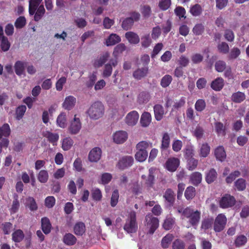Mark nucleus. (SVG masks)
Instances as JSON below:
<instances>
[{"label": "nucleus", "mask_w": 249, "mask_h": 249, "mask_svg": "<svg viewBox=\"0 0 249 249\" xmlns=\"http://www.w3.org/2000/svg\"><path fill=\"white\" fill-rule=\"evenodd\" d=\"M87 114L90 118L97 120L102 117L104 113V107L101 102H95L89 107Z\"/></svg>", "instance_id": "nucleus-1"}, {"label": "nucleus", "mask_w": 249, "mask_h": 249, "mask_svg": "<svg viewBox=\"0 0 249 249\" xmlns=\"http://www.w3.org/2000/svg\"><path fill=\"white\" fill-rule=\"evenodd\" d=\"M124 229L128 233H135L138 229V224L136 221V213L132 211L128 213Z\"/></svg>", "instance_id": "nucleus-2"}, {"label": "nucleus", "mask_w": 249, "mask_h": 249, "mask_svg": "<svg viewBox=\"0 0 249 249\" xmlns=\"http://www.w3.org/2000/svg\"><path fill=\"white\" fill-rule=\"evenodd\" d=\"M201 213L198 210L194 211L189 207L183 209L182 215L187 218H189V223L192 226H194L198 224L200 221Z\"/></svg>", "instance_id": "nucleus-3"}, {"label": "nucleus", "mask_w": 249, "mask_h": 249, "mask_svg": "<svg viewBox=\"0 0 249 249\" xmlns=\"http://www.w3.org/2000/svg\"><path fill=\"white\" fill-rule=\"evenodd\" d=\"M145 225L149 229L148 233L152 234L159 226V220L153 216L151 213H148L145 217Z\"/></svg>", "instance_id": "nucleus-4"}, {"label": "nucleus", "mask_w": 249, "mask_h": 249, "mask_svg": "<svg viewBox=\"0 0 249 249\" xmlns=\"http://www.w3.org/2000/svg\"><path fill=\"white\" fill-rule=\"evenodd\" d=\"M227 222L226 216L223 213L218 214L213 220V230L216 232L222 231L225 228Z\"/></svg>", "instance_id": "nucleus-5"}, {"label": "nucleus", "mask_w": 249, "mask_h": 249, "mask_svg": "<svg viewBox=\"0 0 249 249\" xmlns=\"http://www.w3.org/2000/svg\"><path fill=\"white\" fill-rule=\"evenodd\" d=\"M236 202L234 196L230 194H225L219 201V206L223 209L228 208L233 206Z\"/></svg>", "instance_id": "nucleus-6"}, {"label": "nucleus", "mask_w": 249, "mask_h": 249, "mask_svg": "<svg viewBox=\"0 0 249 249\" xmlns=\"http://www.w3.org/2000/svg\"><path fill=\"white\" fill-rule=\"evenodd\" d=\"M156 169L151 167L149 169L148 176L143 175L142 176V178L144 180V184L148 188H152L155 183L154 173Z\"/></svg>", "instance_id": "nucleus-7"}, {"label": "nucleus", "mask_w": 249, "mask_h": 249, "mask_svg": "<svg viewBox=\"0 0 249 249\" xmlns=\"http://www.w3.org/2000/svg\"><path fill=\"white\" fill-rule=\"evenodd\" d=\"M74 115L73 120L71 122L69 127V131L71 134H77L81 128V123L79 118L76 117Z\"/></svg>", "instance_id": "nucleus-8"}, {"label": "nucleus", "mask_w": 249, "mask_h": 249, "mask_svg": "<svg viewBox=\"0 0 249 249\" xmlns=\"http://www.w3.org/2000/svg\"><path fill=\"white\" fill-rule=\"evenodd\" d=\"M118 61L117 58L110 59L109 63L105 65L103 72V77H108L110 76L112 72V67H116Z\"/></svg>", "instance_id": "nucleus-9"}, {"label": "nucleus", "mask_w": 249, "mask_h": 249, "mask_svg": "<svg viewBox=\"0 0 249 249\" xmlns=\"http://www.w3.org/2000/svg\"><path fill=\"white\" fill-rule=\"evenodd\" d=\"M127 137V132L123 130L116 131L113 135L114 142L118 144L123 143L125 142Z\"/></svg>", "instance_id": "nucleus-10"}, {"label": "nucleus", "mask_w": 249, "mask_h": 249, "mask_svg": "<svg viewBox=\"0 0 249 249\" xmlns=\"http://www.w3.org/2000/svg\"><path fill=\"white\" fill-rule=\"evenodd\" d=\"M179 160L178 158L168 159L165 163L166 168L170 172H175L179 165Z\"/></svg>", "instance_id": "nucleus-11"}, {"label": "nucleus", "mask_w": 249, "mask_h": 249, "mask_svg": "<svg viewBox=\"0 0 249 249\" xmlns=\"http://www.w3.org/2000/svg\"><path fill=\"white\" fill-rule=\"evenodd\" d=\"M134 159L131 156H125L122 158L118 162V167L122 170L131 166L133 163Z\"/></svg>", "instance_id": "nucleus-12"}, {"label": "nucleus", "mask_w": 249, "mask_h": 249, "mask_svg": "<svg viewBox=\"0 0 249 249\" xmlns=\"http://www.w3.org/2000/svg\"><path fill=\"white\" fill-rule=\"evenodd\" d=\"M102 154L101 149L99 147L93 148L89 153V160L91 162H97L101 158Z\"/></svg>", "instance_id": "nucleus-13"}, {"label": "nucleus", "mask_w": 249, "mask_h": 249, "mask_svg": "<svg viewBox=\"0 0 249 249\" xmlns=\"http://www.w3.org/2000/svg\"><path fill=\"white\" fill-rule=\"evenodd\" d=\"M139 114L136 111H132L125 117V122L129 125H135L138 120Z\"/></svg>", "instance_id": "nucleus-14"}, {"label": "nucleus", "mask_w": 249, "mask_h": 249, "mask_svg": "<svg viewBox=\"0 0 249 249\" xmlns=\"http://www.w3.org/2000/svg\"><path fill=\"white\" fill-rule=\"evenodd\" d=\"M148 72V67H143L141 68H138L133 73L134 78L138 80L142 79L146 76Z\"/></svg>", "instance_id": "nucleus-15"}, {"label": "nucleus", "mask_w": 249, "mask_h": 249, "mask_svg": "<svg viewBox=\"0 0 249 249\" xmlns=\"http://www.w3.org/2000/svg\"><path fill=\"white\" fill-rule=\"evenodd\" d=\"M76 101V98L72 96L66 97L62 104V107L64 109L70 110L74 107Z\"/></svg>", "instance_id": "nucleus-16"}, {"label": "nucleus", "mask_w": 249, "mask_h": 249, "mask_svg": "<svg viewBox=\"0 0 249 249\" xmlns=\"http://www.w3.org/2000/svg\"><path fill=\"white\" fill-rule=\"evenodd\" d=\"M224 86V81L222 77H217L213 80L211 84V88L216 91H220Z\"/></svg>", "instance_id": "nucleus-17"}, {"label": "nucleus", "mask_w": 249, "mask_h": 249, "mask_svg": "<svg viewBox=\"0 0 249 249\" xmlns=\"http://www.w3.org/2000/svg\"><path fill=\"white\" fill-rule=\"evenodd\" d=\"M109 57V53L108 52H106L102 55H100L99 57L95 59L93 65L95 68H100L104 64L107 60Z\"/></svg>", "instance_id": "nucleus-18"}, {"label": "nucleus", "mask_w": 249, "mask_h": 249, "mask_svg": "<svg viewBox=\"0 0 249 249\" xmlns=\"http://www.w3.org/2000/svg\"><path fill=\"white\" fill-rule=\"evenodd\" d=\"M41 229L45 234L50 233L52 229V224L49 219L47 217H43L41 219Z\"/></svg>", "instance_id": "nucleus-19"}, {"label": "nucleus", "mask_w": 249, "mask_h": 249, "mask_svg": "<svg viewBox=\"0 0 249 249\" xmlns=\"http://www.w3.org/2000/svg\"><path fill=\"white\" fill-rule=\"evenodd\" d=\"M214 130L218 136L224 137L226 135V126L221 122H218L214 123Z\"/></svg>", "instance_id": "nucleus-20"}, {"label": "nucleus", "mask_w": 249, "mask_h": 249, "mask_svg": "<svg viewBox=\"0 0 249 249\" xmlns=\"http://www.w3.org/2000/svg\"><path fill=\"white\" fill-rule=\"evenodd\" d=\"M125 37L129 43L132 44H137L140 42V37L135 33L133 32H127L125 34Z\"/></svg>", "instance_id": "nucleus-21"}, {"label": "nucleus", "mask_w": 249, "mask_h": 249, "mask_svg": "<svg viewBox=\"0 0 249 249\" xmlns=\"http://www.w3.org/2000/svg\"><path fill=\"white\" fill-rule=\"evenodd\" d=\"M163 197L170 206H173L175 200V194L172 189H167L163 195Z\"/></svg>", "instance_id": "nucleus-22"}, {"label": "nucleus", "mask_w": 249, "mask_h": 249, "mask_svg": "<svg viewBox=\"0 0 249 249\" xmlns=\"http://www.w3.org/2000/svg\"><path fill=\"white\" fill-rule=\"evenodd\" d=\"M154 111L155 119L158 121H160L163 118L164 113L163 107L159 104L155 105Z\"/></svg>", "instance_id": "nucleus-23"}, {"label": "nucleus", "mask_w": 249, "mask_h": 249, "mask_svg": "<svg viewBox=\"0 0 249 249\" xmlns=\"http://www.w3.org/2000/svg\"><path fill=\"white\" fill-rule=\"evenodd\" d=\"M214 155L216 159L220 161H224L226 158V154L224 147L222 146L217 147L214 151Z\"/></svg>", "instance_id": "nucleus-24"}, {"label": "nucleus", "mask_w": 249, "mask_h": 249, "mask_svg": "<svg viewBox=\"0 0 249 249\" xmlns=\"http://www.w3.org/2000/svg\"><path fill=\"white\" fill-rule=\"evenodd\" d=\"M43 135L44 137L47 139V140L53 145L55 144L58 139L59 135L57 133H53L49 131H45L43 133Z\"/></svg>", "instance_id": "nucleus-25"}, {"label": "nucleus", "mask_w": 249, "mask_h": 249, "mask_svg": "<svg viewBox=\"0 0 249 249\" xmlns=\"http://www.w3.org/2000/svg\"><path fill=\"white\" fill-rule=\"evenodd\" d=\"M42 0H30L29 4V13L31 16L34 15L37 8L40 5Z\"/></svg>", "instance_id": "nucleus-26"}, {"label": "nucleus", "mask_w": 249, "mask_h": 249, "mask_svg": "<svg viewBox=\"0 0 249 249\" xmlns=\"http://www.w3.org/2000/svg\"><path fill=\"white\" fill-rule=\"evenodd\" d=\"M234 187L235 190L238 191H243L245 190L247 187L246 180L243 178L237 179L234 182Z\"/></svg>", "instance_id": "nucleus-27"}, {"label": "nucleus", "mask_w": 249, "mask_h": 249, "mask_svg": "<svg viewBox=\"0 0 249 249\" xmlns=\"http://www.w3.org/2000/svg\"><path fill=\"white\" fill-rule=\"evenodd\" d=\"M202 174L198 172L193 173L190 176V182L195 186H197L202 181Z\"/></svg>", "instance_id": "nucleus-28"}, {"label": "nucleus", "mask_w": 249, "mask_h": 249, "mask_svg": "<svg viewBox=\"0 0 249 249\" xmlns=\"http://www.w3.org/2000/svg\"><path fill=\"white\" fill-rule=\"evenodd\" d=\"M246 99V95L244 92L237 91L232 93L231 100L235 103H240Z\"/></svg>", "instance_id": "nucleus-29"}, {"label": "nucleus", "mask_w": 249, "mask_h": 249, "mask_svg": "<svg viewBox=\"0 0 249 249\" xmlns=\"http://www.w3.org/2000/svg\"><path fill=\"white\" fill-rule=\"evenodd\" d=\"M151 122V115L148 112H143L141 117L140 123L143 127L148 126Z\"/></svg>", "instance_id": "nucleus-30"}, {"label": "nucleus", "mask_w": 249, "mask_h": 249, "mask_svg": "<svg viewBox=\"0 0 249 249\" xmlns=\"http://www.w3.org/2000/svg\"><path fill=\"white\" fill-rule=\"evenodd\" d=\"M76 241V238L70 233H66L63 238V242L68 246H72L74 245Z\"/></svg>", "instance_id": "nucleus-31"}, {"label": "nucleus", "mask_w": 249, "mask_h": 249, "mask_svg": "<svg viewBox=\"0 0 249 249\" xmlns=\"http://www.w3.org/2000/svg\"><path fill=\"white\" fill-rule=\"evenodd\" d=\"M121 37L116 34H111L107 38L106 44L107 46H113L121 41Z\"/></svg>", "instance_id": "nucleus-32"}, {"label": "nucleus", "mask_w": 249, "mask_h": 249, "mask_svg": "<svg viewBox=\"0 0 249 249\" xmlns=\"http://www.w3.org/2000/svg\"><path fill=\"white\" fill-rule=\"evenodd\" d=\"M12 240L16 243H19L23 240L24 238V234L23 231L18 229L14 231L12 234Z\"/></svg>", "instance_id": "nucleus-33"}, {"label": "nucleus", "mask_w": 249, "mask_h": 249, "mask_svg": "<svg viewBox=\"0 0 249 249\" xmlns=\"http://www.w3.org/2000/svg\"><path fill=\"white\" fill-rule=\"evenodd\" d=\"M73 231L76 235H82L86 231L85 224L82 222L76 223L74 226Z\"/></svg>", "instance_id": "nucleus-34"}, {"label": "nucleus", "mask_w": 249, "mask_h": 249, "mask_svg": "<svg viewBox=\"0 0 249 249\" xmlns=\"http://www.w3.org/2000/svg\"><path fill=\"white\" fill-rule=\"evenodd\" d=\"M14 68L16 73L18 76H21L24 71L25 63L18 61L15 64Z\"/></svg>", "instance_id": "nucleus-35"}, {"label": "nucleus", "mask_w": 249, "mask_h": 249, "mask_svg": "<svg viewBox=\"0 0 249 249\" xmlns=\"http://www.w3.org/2000/svg\"><path fill=\"white\" fill-rule=\"evenodd\" d=\"M217 173L214 169H211L206 176V181L210 184L213 182L217 178Z\"/></svg>", "instance_id": "nucleus-36"}, {"label": "nucleus", "mask_w": 249, "mask_h": 249, "mask_svg": "<svg viewBox=\"0 0 249 249\" xmlns=\"http://www.w3.org/2000/svg\"><path fill=\"white\" fill-rule=\"evenodd\" d=\"M45 13V9L43 5H40L37 8V9L34 14V20L36 21H38L42 18Z\"/></svg>", "instance_id": "nucleus-37"}, {"label": "nucleus", "mask_w": 249, "mask_h": 249, "mask_svg": "<svg viewBox=\"0 0 249 249\" xmlns=\"http://www.w3.org/2000/svg\"><path fill=\"white\" fill-rule=\"evenodd\" d=\"M91 196L92 199L95 201H101L103 197L101 191L97 188H93L91 190Z\"/></svg>", "instance_id": "nucleus-38"}, {"label": "nucleus", "mask_w": 249, "mask_h": 249, "mask_svg": "<svg viewBox=\"0 0 249 249\" xmlns=\"http://www.w3.org/2000/svg\"><path fill=\"white\" fill-rule=\"evenodd\" d=\"M56 123L58 126L61 128H65L67 126L66 115L64 113L59 114L56 119Z\"/></svg>", "instance_id": "nucleus-39"}, {"label": "nucleus", "mask_w": 249, "mask_h": 249, "mask_svg": "<svg viewBox=\"0 0 249 249\" xmlns=\"http://www.w3.org/2000/svg\"><path fill=\"white\" fill-rule=\"evenodd\" d=\"M174 238L172 234H167L161 240V245L163 248L167 249L169 247Z\"/></svg>", "instance_id": "nucleus-40"}, {"label": "nucleus", "mask_w": 249, "mask_h": 249, "mask_svg": "<svg viewBox=\"0 0 249 249\" xmlns=\"http://www.w3.org/2000/svg\"><path fill=\"white\" fill-rule=\"evenodd\" d=\"M150 95L147 91L141 92L138 96V101L140 104L147 103L150 99Z\"/></svg>", "instance_id": "nucleus-41"}, {"label": "nucleus", "mask_w": 249, "mask_h": 249, "mask_svg": "<svg viewBox=\"0 0 249 249\" xmlns=\"http://www.w3.org/2000/svg\"><path fill=\"white\" fill-rule=\"evenodd\" d=\"M175 223V218L174 217H166L163 223L162 227L165 230L171 229Z\"/></svg>", "instance_id": "nucleus-42"}, {"label": "nucleus", "mask_w": 249, "mask_h": 249, "mask_svg": "<svg viewBox=\"0 0 249 249\" xmlns=\"http://www.w3.org/2000/svg\"><path fill=\"white\" fill-rule=\"evenodd\" d=\"M170 139L169 134L167 133H164L163 134L160 149L161 150H166L170 145Z\"/></svg>", "instance_id": "nucleus-43"}, {"label": "nucleus", "mask_w": 249, "mask_h": 249, "mask_svg": "<svg viewBox=\"0 0 249 249\" xmlns=\"http://www.w3.org/2000/svg\"><path fill=\"white\" fill-rule=\"evenodd\" d=\"M184 196L186 199H192L196 196L195 188L192 186L188 187L185 191Z\"/></svg>", "instance_id": "nucleus-44"}, {"label": "nucleus", "mask_w": 249, "mask_h": 249, "mask_svg": "<svg viewBox=\"0 0 249 249\" xmlns=\"http://www.w3.org/2000/svg\"><path fill=\"white\" fill-rule=\"evenodd\" d=\"M248 239L246 236L239 235L237 236L234 240V245L236 247H240L245 245L247 242Z\"/></svg>", "instance_id": "nucleus-45"}, {"label": "nucleus", "mask_w": 249, "mask_h": 249, "mask_svg": "<svg viewBox=\"0 0 249 249\" xmlns=\"http://www.w3.org/2000/svg\"><path fill=\"white\" fill-rule=\"evenodd\" d=\"M11 133L10 126L8 124H4L0 127V139L3 136L8 137Z\"/></svg>", "instance_id": "nucleus-46"}, {"label": "nucleus", "mask_w": 249, "mask_h": 249, "mask_svg": "<svg viewBox=\"0 0 249 249\" xmlns=\"http://www.w3.org/2000/svg\"><path fill=\"white\" fill-rule=\"evenodd\" d=\"M48 178L49 175L47 170H41L39 172L37 175V179L41 183H46Z\"/></svg>", "instance_id": "nucleus-47"}, {"label": "nucleus", "mask_w": 249, "mask_h": 249, "mask_svg": "<svg viewBox=\"0 0 249 249\" xmlns=\"http://www.w3.org/2000/svg\"><path fill=\"white\" fill-rule=\"evenodd\" d=\"M210 147L207 143H203L201 146L199 155L201 157L206 158L210 153Z\"/></svg>", "instance_id": "nucleus-48"}, {"label": "nucleus", "mask_w": 249, "mask_h": 249, "mask_svg": "<svg viewBox=\"0 0 249 249\" xmlns=\"http://www.w3.org/2000/svg\"><path fill=\"white\" fill-rule=\"evenodd\" d=\"M26 206L31 211H36L38 209L35 199L32 197H29L26 199Z\"/></svg>", "instance_id": "nucleus-49"}, {"label": "nucleus", "mask_w": 249, "mask_h": 249, "mask_svg": "<svg viewBox=\"0 0 249 249\" xmlns=\"http://www.w3.org/2000/svg\"><path fill=\"white\" fill-rule=\"evenodd\" d=\"M134 23V19L132 18H127L122 22V27L124 30H128L132 27Z\"/></svg>", "instance_id": "nucleus-50"}, {"label": "nucleus", "mask_w": 249, "mask_h": 249, "mask_svg": "<svg viewBox=\"0 0 249 249\" xmlns=\"http://www.w3.org/2000/svg\"><path fill=\"white\" fill-rule=\"evenodd\" d=\"M97 72H93L89 76V80L86 82V86L88 88H92L95 85V81L97 80Z\"/></svg>", "instance_id": "nucleus-51"}, {"label": "nucleus", "mask_w": 249, "mask_h": 249, "mask_svg": "<svg viewBox=\"0 0 249 249\" xmlns=\"http://www.w3.org/2000/svg\"><path fill=\"white\" fill-rule=\"evenodd\" d=\"M206 104L204 99H198L195 105V108L196 111L198 112L203 111L206 108Z\"/></svg>", "instance_id": "nucleus-52"}, {"label": "nucleus", "mask_w": 249, "mask_h": 249, "mask_svg": "<svg viewBox=\"0 0 249 249\" xmlns=\"http://www.w3.org/2000/svg\"><path fill=\"white\" fill-rule=\"evenodd\" d=\"M73 143V140L70 137L64 138L62 141V148L65 151L71 149Z\"/></svg>", "instance_id": "nucleus-53"}, {"label": "nucleus", "mask_w": 249, "mask_h": 249, "mask_svg": "<svg viewBox=\"0 0 249 249\" xmlns=\"http://www.w3.org/2000/svg\"><path fill=\"white\" fill-rule=\"evenodd\" d=\"M1 230L5 235L9 234L13 229V224L10 222H5L1 224Z\"/></svg>", "instance_id": "nucleus-54"}, {"label": "nucleus", "mask_w": 249, "mask_h": 249, "mask_svg": "<svg viewBox=\"0 0 249 249\" xmlns=\"http://www.w3.org/2000/svg\"><path fill=\"white\" fill-rule=\"evenodd\" d=\"M26 110V107L24 105L18 106L16 110V118L18 120H20L22 118Z\"/></svg>", "instance_id": "nucleus-55"}, {"label": "nucleus", "mask_w": 249, "mask_h": 249, "mask_svg": "<svg viewBox=\"0 0 249 249\" xmlns=\"http://www.w3.org/2000/svg\"><path fill=\"white\" fill-rule=\"evenodd\" d=\"M190 12L193 16L197 17L201 14L202 9L199 4H196L191 7Z\"/></svg>", "instance_id": "nucleus-56"}, {"label": "nucleus", "mask_w": 249, "mask_h": 249, "mask_svg": "<svg viewBox=\"0 0 249 249\" xmlns=\"http://www.w3.org/2000/svg\"><path fill=\"white\" fill-rule=\"evenodd\" d=\"M213 223V217L205 218L202 221L201 228L204 230H208L212 227Z\"/></svg>", "instance_id": "nucleus-57"}, {"label": "nucleus", "mask_w": 249, "mask_h": 249, "mask_svg": "<svg viewBox=\"0 0 249 249\" xmlns=\"http://www.w3.org/2000/svg\"><path fill=\"white\" fill-rule=\"evenodd\" d=\"M0 48L4 52H6L9 50L10 47V43L8 41V38L6 36H3L0 39Z\"/></svg>", "instance_id": "nucleus-58"}, {"label": "nucleus", "mask_w": 249, "mask_h": 249, "mask_svg": "<svg viewBox=\"0 0 249 249\" xmlns=\"http://www.w3.org/2000/svg\"><path fill=\"white\" fill-rule=\"evenodd\" d=\"M147 156V151L138 150V151L135 154L136 160L140 162H142L144 161L146 159Z\"/></svg>", "instance_id": "nucleus-59"}, {"label": "nucleus", "mask_w": 249, "mask_h": 249, "mask_svg": "<svg viewBox=\"0 0 249 249\" xmlns=\"http://www.w3.org/2000/svg\"><path fill=\"white\" fill-rule=\"evenodd\" d=\"M241 51L237 47H233L232 48L228 55L229 60H233L236 59L240 54Z\"/></svg>", "instance_id": "nucleus-60"}, {"label": "nucleus", "mask_w": 249, "mask_h": 249, "mask_svg": "<svg viewBox=\"0 0 249 249\" xmlns=\"http://www.w3.org/2000/svg\"><path fill=\"white\" fill-rule=\"evenodd\" d=\"M241 175L240 171L235 170L231 173L226 178V182L228 184L231 183L236 178L239 177Z\"/></svg>", "instance_id": "nucleus-61"}, {"label": "nucleus", "mask_w": 249, "mask_h": 249, "mask_svg": "<svg viewBox=\"0 0 249 249\" xmlns=\"http://www.w3.org/2000/svg\"><path fill=\"white\" fill-rule=\"evenodd\" d=\"M172 77L171 75L166 74L164 75L161 79L160 85L163 88H166L169 86L172 81Z\"/></svg>", "instance_id": "nucleus-62"}, {"label": "nucleus", "mask_w": 249, "mask_h": 249, "mask_svg": "<svg viewBox=\"0 0 249 249\" xmlns=\"http://www.w3.org/2000/svg\"><path fill=\"white\" fill-rule=\"evenodd\" d=\"M205 27L202 23L196 24L193 29V32L196 36L201 35L204 32Z\"/></svg>", "instance_id": "nucleus-63"}, {"label": "nucleus", "mask_w": 249, "mask_h": 249, "mask_svg": "<svg viewBox=\"0 0 249 249\" xmlns=\"http://www.w3.org/2000/svg\"><path fill=\"white\" fill-rule=\"evenodd\" d=\"M185 243L181 239H177L173 242L172 249H185Z\"/></svg>", "instance_id": "nucleus-64"}]
</instances>
